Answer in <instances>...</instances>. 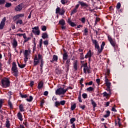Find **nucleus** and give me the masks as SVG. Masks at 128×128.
<instances>
[{
    "label": "nucleus",
    "mask_w": 128,
    "mask_h": 128,
    "mask_svg": "<svg viewBox=\"0 0 128 128\" xmlns=\"http://www.w3.org/2000/svg\"><path fill=\"white\" fill-rule=\"evenodd\" d=\"M83 67L84 72L85 74H86V72L90 74V68H88V63H85L84 64H83Z\"/></svg>",
    "instance_id": "obj_8"
},
{
    "label": "nucleus",
    "mask_w": 128,
    "mask_h": 128,
    "mask_svg": "<svg viewBox=\"0 0 128 128\" xmlns=\"http://www.w3.org/2000/svg\"><path fill=\"white\" fill-rule=\"evenodd\" d=\"M94 90V88L92 86H90V87L87 88L88 92H92Z\"/></svg>",
    "instance_id": "obj_32"
},
{
    "label": "nucleus",
    "mask_w": 128,
    "mask_h": 128,
    "mask_svg": "<svg viewBox=\"0 0 128 128\" xmlns=\"http://www.w3.org/2000/svg\"><path fill=\"white\" fill-rule=\"evenodd\" d=\"M68 53L64 52L63 54V62H64H64H66V60H68Z\"/></svg>",
    "instance_id": "obj_16"
},
{
    "label": "nucleus",
    "mask_w": 128,
    "mask_h": 128,
    "mask_svg": "<svg viewBox=\"0 0 128 128\" xmlns=\"http://www.w3.org/2000/svg\"><path fill=\"white\" fill-rule=\"evenodd\" d=\"M70 60L68 59L66 60V62L65 64V66L67 69V70H70Z\"/></svg>",
    "instance_id": "obj_14"
},
{
    "label": "nucleus",
    "mask_w": 128,
    "mask_h": 128,
    "mask_svg": "<svg viewBox=\"0 0 128 128\" xmlns=\"http://www.w3.org/2000/svg\"><path fill=\"white\" fill-rule=\"evenodd\" d=\"M78 4L81 6L82 8H88V4L84 2L79 1Z\"/></svg>",
    "instance_id": "obj_12"
},
{
    "label": "nucleus",
    "mask_w": 128,
    "mask_h": 128,
    "mask_svg": "<svg viewBox=\"0 0 128 128\" xmlns=\"http://www.w3.org/2000/svg\"><path fill=\"white\" fill-rule=\"evenodd\" d=\"M74 122H76V118H72L70 120V122L71 124H74Z\"/></svg>",
    "instance_id": "obj_31"
},
{
    "label": "nucleus",
    "mask_w": 128,
    "mask_h": 128,
    "mask_svg": "<svg viewBox=\"0 0 128 128\" xmlns=\"http://www.w3.org/2000/svg\"><path fill=\"white\" fill-rule=\"evenodd\" d=\"M82 96L83 98H87L88 94L84 93L82 94Z\"/></svg>",
    "instance_id": "obj_45"
},
{
    "label": "nucleus",
    "mask_w": 128,
    "mask_h": 128,
    "mask_svg": "<svg viewBox=\"0 0 128 128\" xmlns=\"http://www.w3.org/2000/svg\"><path fill=\"white\" fill-rule=\"evenodd\" d=\"M2 84L3 88H8L10 86V82L8 78H4L2 80Z\"/></svg>",
    "instance_id": "obj_2"
},
{
    "label": "nucleus",
    "mask_w": 128,
    "mask_h": 128,
    "mask_svg": "<svg viewBox=\"0 0 128 128\" xmlns=\"http://www.w3.org/2000/svg\"><path fill=\"white\" fill-rule=\"evenodd\" d=\"M118 124L119 126H120V124H121V122H120V118H118Z\"/></svg>",
    "instance_id": "obj_61"
},
{
    "label": "nucleus",
    "mask_w": 128,
    "mask_h": 128,
    "mask_svg": "<svg viewBox=\"0 0 128 128\" xmlns=\"http://www.w3.org/2000/svg\"><path fill=\"white\" fill-rule=\"evenodd\" d=\"M8 106H10V108H13L12 104V102L10 100L8 102Z\"/></svg>",
    "instance_id": "obj_38"
},
{
    "label": "nucleus",
    "mask_w": 128,
    "mask_h": 128,
    "mask_svg": "<svg viewBox=\"0 0 128 128\" xmlns=\"http://www.w3.org/2000/svg\"><path fill=\"white\" fill-rule=\"evenodd\" d=\"M12 94V92L11 91H10L8 92V96L9 98H10Z\"/></svg>",
    "instance_id": "obj_60"
},
{
    "label": "nucleus",
    "mask_w": 128,
    "mask_h": 128,
    "mask_svg": "<svg viewBox=\"0 0 128 128\" xmlns=\"http://www.w3.org/2000/svg\"><path fill=\"white\" fill-rule=\"evenodd\" d=\"M38 58L39 60H40V70H42V66H44V60L42 59V56L40 54H38Z\"/></svg>",
    "instance_id": "obj_10"
},
{
    "label": "nucleus",
    "mask_w": 128,
    "mask_h": 128,
    "mask_svg": "<svg viewBox=\"0 0 128 128\" xmlns=\"http://www.w3.org/2000/svg\"><path fill=\"white\" fill-rule=\"evenodd\" d=\"M73 68L74 70H78V60L74 61L73 64Z\"/></svg>",
    "instance_id": "obj_18"
},
{
    "label": "nucleus",
    "mask_w": 128,
    "mask_h": 128,
    "mask_svg": "<svg viewBox=\"0 0 128 128\" xmlns=\"http://www.w3.org/2000/svg\"><path fill=\"white\" fill-rule=\"evenodd\" d=\"M6 20L5 17L2 20L0 24V30H2L4 27V25L6 24Z\"/></svg>",
    "instance_id": "obj_11"
},
{
    "label": "nucleus",
    "mask_w": 128,
    "mask_h": 128,
    "mask_svg": "<svg viewBox=\"0 0 128 128\" xmlns=\"http://www.w3.org/2000/svg\"><path fill=\"white\" fill-rule=\"evenodd\" d=\"M80 21L82 22V24H84L86 22V18H81Z\"/></svg>",
    "instance_id": "obj_51"
},
{
    "label": "nucleus",
    "mask_w": 128,
    "mask_h": 128,
    "mask_svg": "<svg viewBox=\"0 0 128 128\" xmlns=\"http://www.w3.org/2000/svg\"><path fill=\"white\" fill-rule=\"evenodd\" d=\"M12 46L14 48L18 46V41L16 39L13 40V42L12 43Z\"/></svg>",
    "instance_id": "obj_22"
},
{
    "label": "nucleus",
    "mask_w": 128,
    "mask_h": 128,
    "mask_svg": "<svg viewBox=\"0 0 128 128\" xmlns=\"http://www.w3.org/2000/svg\"><path fill=\"white\" fill-rule=\"evenodd\" d=\"M58 56L56 55H54L53 58L52 60H50L51 62H58Z\"/></svg>",
    "instance_id": "obj_24"
},
{
    "label": "nucleus",
    "mask_w": 128,
    "mask_h": 128,
    "mask_svg": "<svg viewBox=\"0 0 128 128\" xmlns=\"http://www.w3.org/2000/svg\"><path fill=\"white\" fill-rule=\"evenodd\" d=\"M98 50V54H100L102 52V48H100V47L98 48H97Z\"/></svg>",
    "instance_id": "obj_41"
},
{
    "label": "nucleus",
    "mask_w": 128,
    "mask_h": 128,
    "mask_svg": "<svg viewBox=\"0 0 128 128\" xmlns=\"http://www.w3.org/2000/svg\"><path fill=\"white\" fill-rule=\"evenodd\" d=\"M6 128H10V122L8 119L6 120Z\"/></svg>",
    "instance_id": "obj_21"
},
{
    "label": "nucleus",
    "mask_w": 128,
    "mask_h": 128,
    "mask_svg": "<svg viewBox=\"0 0 128 128\" xmlns=\"http://www.w3.org/2000/svg\"><path fill=\"white\" fill-rule=\"evenodd\" d=\"M106 46V43L104 42H102V44L100 46V48L104 50V48Z\"/></svg>",
    "instance_id": "obj_48"
},
{
    "label": "nucleus",
    "mask_w": 128,
    "mask_h": 128,
    "mask_svg": "<svg viewBox=\"0 0 128 128\" xmlns=\"http://www.w3.org/2000/svg\"><path fill=\"white\" fill-rule=\"evenodd\" d=\"M22 10V4H19L15 8V10L16 12H20V10Z\"/></svg>",
    "instance_id": "obj_20"
},
{
    "label": "nucleus",
    "mask_w": 128,
    "mask_h": 128,
    "mask_svg": "<svg viewBox=\"0 0 128 128\" xmlns=\"http://www.w3.org/2000/svg\"><path fill=\"white\" fill-rule=\"evenodd\" d=\"M110 114V110H107L106 112V114L104 116V118H108V116Z\"/></svg>",
    "instance_id": "obj_28"
},
{
    "label": "nucleus",
    "mask_w": 128,
    "mask_h": 128,
    "mask_svg": "<svg viewBox=\"0 0 128 128\" xmlns=\"http://www.w3.org/2000/svg\"><path fill=\"white\" fill-rule=\"evenodd\" d=\"M86 84H88V86H92V81H90L88 83H86Z\"/></svg>",
    "instance_id": "obj_63"
},
{
    "label": "nucleus",
    "mask_w": 128,
    "mask_h": 128,
    "mask_svg": "<svg viewBox=\"0 0 128 128\" xmlns=\"http://www.w3.org/2000/svg\"><path fill=\"white\" fill-rule=\"evenodd\" d=\"M18 66L19 68H24L26 67V64H20L18 62Z\"/></svg>",
    "instance_id": "obj_30"
},
{
    "label": "nucleus",
    "mask_w": 128,
    "mask_h": 128,
    "mask_svg": "<svg viewBox=\"0 0 128 128\" xmlns=\"http://www.w3.org/2000/svg\"><path fill=\"white\" fill-rule=\"evenodd\" d=\"M21 98H28V96L27 94H21L20 95Z\"/></svg>",
    "instance_id": "obj_50"
},
{
    "label": "nucleus",
    "mask_w": 128,
    "mask_h": 128,
    "mask_svg": "<svg viewBox=\"0 0 128 128\" xmlns=\"http://www.w3.org/2000/svg\"><path fill=\"white\" fill-rule=\"evenodd\" d=\"M12 74L14 76H18V67L16 66V63L13 62L12 64Z\"/></svg>",
    "instance_id": "obj_1"
},
{
    "label": "nucleus",
    "mask_w": 128,
    "mask_h": 128,
    "mask_svg": "<svg viewBox=\"0 0 128 128\" xmlns=\"http://www.w3.org/2000/svg\"><path fill=\"white\" fill-rule=\"evenodd\" d=\"M67 22H68V24H69L70 26H76V24L74 22H72V20H70V18H68Z\"/></svg>",
    "instance_id": "obj_15"
},
{
    "label": "nucleus",
    "mask_w": 128,
    "mask_h": 128,
    "mask_svg": "<svg viewBox=\"0 0 128 128\" xmlns=\"http://www.w3.org/2000/svg\"><path fill=\"white\" fill-rule=\"evenodd\" d=\"M103 96H108V94H107L106 92H104L103 94Z\"/></svg>",
    "instance_id": "obj_57"
},
{
    "label": "nucleus",
    "mask_w": 128,
    "mask_h": 128,
    "mask_svg": "<svg viewBox=\"0 0 128 128\" xmlns=\"http://www.w3.org/2000/svg\"><path fill=\"white\" fill-rule=\"evenodd\" d=\"M92 44H94V46L96 44H98V42L96 40H92Z\"/></svg>",
    "instance_id": "obj_35"
},
{
    "label": "nucleus",
    "mask_w": 128,
    "mask_h": 128,
    "mask_svg": "<svg viewBox=\"0 0 128 128\" xmlns=\"http://www.w3.org/2000/svg\"><path fill=\"white\" fill-rule=\"evenodd\" d=\"M44 44L45 46H48V40H46L44 42Z\"/></svg>",
    "instance_id": "obj_59"
},
{
    "label": "nucleus",
    "mask_w": 128,
    "mask_h": 128,
    "mask_svg": "<svg viewBox=\"0 0 128 128\" xmlns=\"http://www.w3.org/2000/svg\"><path fill=\"white\" fill-rule=\"evenodd\" d=\"M20 18H24V14H18Z\"/></svg>",
    "instance_id": "obj_62"
},
{
    "label": "nucleus",
    "mask_w": 128,
    "mask_h": 128,
    "mask_svg": "<svg viewBox=\"0 0 128 128\" xmlns=\"http://www.w3.org/2000/svg\"><path fill=\"white\" fill-rule=\"evenodd\" d=\"M32 100H34V98L32 97V96H30V98H27L26 100H27V102H32Z\"/></svg>",
    "instance_id": "obj_33"
},
{
    "label": "nucleus",
    "mask_w": 128,
    "mask_h": 128,
    "mask_svg": "<svg viewBox=\"0 0 128 128\" xmlns=\"http://www.w3.org/2000/svg\"><path fill=\"white\" fill-rule=\"evenodd\" d=\"M78 100L80 102H82V96L80 95H80L78 97Z\"/></svg>",
    "instance_id": "obj_43"
},
{
    "label": "nucleus",
    "mask_w": 128,
    "mask_h": 128,
    "mask_svg": "<svg viewBox=\"0 0 128 128\" xmlns=\"http://www.w3.org/2000/svg\"><path fill=\"white\" fill-rule=\"evenodd\" d=\"M59 24H61V26H64V24H66V22L64 20H61L59 21Z\"/></svg>",
    "instance_id": "obj_27"
},
{
    "label": "nucleus",
    "mask_w": 128,
    "mask_h": 128,
    "mask_svg": "<svg viewBox=\"0 0 128 128\" xmlns=\"http://www.w3.org/2000/svg\"><path fill=\"white\" fill-rule=\"evenodd\" d=\"M55 72L57 74H60V72H62V71H60V70H58V69H56Z\"/></svg>",
    "instance_id": "obj_47"
},
{
    "label": "nucleus",
    "mask_w": 128,
    "mask_h": 128,
    "mask_svg": "<svg viewBox=\"0 0 128 128\" xmlns=\"http://www.w3.org/2000/svg\"><path fill=\"white\" fill-rule=\"evenodd\" d=\"M2 100H0V110L2 108Z\"/></svg>",
    "instance_id": "obj_56"
},
{
    "label": "nucleus",
    "mask_w": 128,
    "mask_h": 128,
    "mask_svg": "<svg viewBox=\"0 0 128 128\" xmlns=\"http://www.w3.org/2000/svg\"><path fill=\"white\" fill-rule=\"evenodd\" d=\"M96 83L98 84H99L100 82V78H98L96 80Z\"/></svg>",
    "instance_id": "obj_64"
},
{
    "label": "nucleus",
    "mask_w": 128,
    "mask_h": 128,
    "mask_svg": "<svg viewBox=\"0 0 128 128\" xmlns=\"http://www.w3.org/2000/svg\"><path fill=\"white\" fill-rule=\"evenodd\" d=\"M16 24H22V20H18L16 22Z\"/></svg>",
    "instance_id": "obj_46"
},
{
    "label": "nucleus",
    "mask_w": 128,
    "mask_h": 128,
    "mask_svg": "<svg viewBox=\"0 0 128 128\" xmlns=\"http://www.w3.org/2000/svg\"><path fill=\"white\" fill-rule=\"evenodd\" d=\"M88 9L86 10H89V12H92L94 10V9H92V8L88 6Z\"/></svg>",
    "instance_id": "obj_49"
},
{
    "label": "nucleus",
    "mask_w": 128,
    "mask_h": 128,
    "mask_svg": "<svg viewBox=\"0 0 128 128\" xmlns=\"http://www.w3.org/2000/svg\"><path fill=\"white\" fill-rule=\"evenodd\" d=\"M80 7V4L76 5L75 8L72 11L71 14H74L78 12V8Z\"/></svg>",
    "instance_id": "obj_13"
},
{
    "label": "nucleus",
    "mask_w": 128,
    "mask_h": 128,
    "mask_svg": "<svg viewBox=\"0 0 128 128\" xmlns=\"http://www.w3.org/2000/svg\"><path fill=\"white\" fill-rule=\"evenodd\" d=\"M17 116H18V120H20V122H22V120H23L22 114H21L20 112H19L18 113Z\"/></svg>",
    "instance_id": "obj_23"
},
{
    "label": "nucleus",
    "mask_w": 128,
    "mask_h": 128,
    "mask_svg": "<svg viewBox=\"0 0 128 128\" xmlns=\"http://www.w3.org/2000/svg\"><path fill=\"white\" fill-rule=\"evenodd\" d=\"M76 104H74L71 106L72 110H74L76 108Z\"/></svg>",
    "instance_id": "obj_53"
},
{
    "label": "nucleus",
    "mask_w": 128,
    "mask_h": 128,
    "mask_svg": "<svg viewBox=\"0 0 128 128\" xmlns=\"http://www.w3.org/2000/svg\"><path fill=\"white\" fill-rule=\"evenodd\" d=\"M40 62V59L38 58V56H36L34 58V66H38V63Z\"/></svg>",
    "instance_id": "obj_9"
},
{
    "label": "nucleus",
    "mask_w": 128,
    "mask_h": 128,
    "mask_svg": "<svg viewBox=\"0 0 128 128\" xmlns=\"http://www.w3.org/2000/svg\"><path fill=\"white\" fill-rule=\"evenodd\" d=\"M6 3V0H0V6L2 4H4Z\"/></svg>",
    "instance_id": "obj_44"
},
{
    "label": "nucleus",
    "mask_w": 128,
    "mask_h": 128,
    "mask_svg": "<svg viewBox=\"0 0 128 128\" xmlns=\"http://www.w3.org/2000/svg\"><path fill=\"white\" fill-rule=\"evenodd\" d=\"M43 86H44V82H42V81L40 82L38 86V90H42Z\"/></svg>",
    "instance_id": "obj_19"
},
{
    "label": "nucleus",
    "mask_w": 128,
    "mask_h": 128,
    "mask_svg": "<svg viewBox=\"0 0 128 128\" xmlns=\"http://www.w3.org/2000/svg\"><path fill=\"white\" fill-rule=\"evenodd\" d=\"M60 7H58L56 8V14H59L60 12Z\"/></svg>",
    "instance_id": "obj_36"
},
{
    "label": "nucleus",
    "mask_w": 128,
    "mask_h": 128,
    "mask_svg": "<svg viewBox=\"0 0 128 128\" xmlns=\"http://www.w3.org/2000/svg\"><path fill=\"white\" fill-rule=\"evenodd\" d=\"M80 60H84V56L83 52L80 54Z\"/></svg>",
    "instance_id": "obj_42"
},
{
    "label": "nucleus",
    "mask_w": 128,
    "mask_h": 128,
    "mask_svg": "<svg viewBox=\"0 0 128 128\" xmlns=\"http://www.w3.org/2000/svg\"><path fill=\"white\" fill-rule=\"evenodd\" d=\"M6 8H10L12 6V3L6 2L5 5Z\"/></svg>",
    "instance_id": "obj_39"
},
{
    "label": "nucleus",
    "mask_w": 128,
    "mask_h": 128,
    "mask_svg": "<svg viewBox=\"0 0 128 128\" xmlns=\"http://www.w3.org/2000/svg\"><path fill=\"white\" fill-rule=\"evenodd\" d=\"M66 92V90L62 88H60L56 90V94L60 96V94H64Z\"/></svg>",
    "instance_id": "obj_3"
},
{
    "label": "nucleus",
    "mask_w": 128,
    "mask_h": 128,
    "mask_svg": "<svg viewBox=\"0 0 128 128\" xmlns=\"http://www.w3.org/2000/svg\"><path fill=\"white\" fill-rule=\"evenodd\" d=\"M64 12H65L64 10V9H62L60 10V13H59V14H60V16H64Z\"/></svg>",
    "instance_id": "obj_37"
},
{
    "label": "nucleus",
    "mask_w": 128,
    "mask_h": 128,
    "mask_svg": "<svg viewBox=\"0 0 128 128\" xmlns=\"http://www.w3.org/2000/svg\"><path fill=\"white\" fill-rule=\"evenodd\" d=\"M92 50H89V51L87 52V54L85 56L84 58H92Z\"/></svg>",
    "instance_id": "obj_17"
},
{
    "label": "nucleus",
    "mask_w": 128,
    "mask_h": 128,
    "mask_svg": "<svg viewBox=\"0 0 128 128\" xmlns=\"http://www.w3.org/2000/svg\"><path fill=\"white\" fill-rule=\"evenodd\" d=\"M108 41L110 42V44H112V46L114 48V46H116V40L112 38V37L110 36H108Z\"/></svg>",
    "instance_id": "obj_6"
},
{
    "label": "nucleus",
    "mask_w": 128,
    "mask_h": 128,
    "mask_svg": "<svg viewBox=\"0 0 128 128\" xmlns=\"http://www.w3.org/2000/svg\"><path fill=\"white\" fill-rule=\"evenodd\" d=\"M80 108H82V110H84L86 108V106L84 105H80Z\"/></svg>",
    "instance_id": "obj_58"
},
{
    "label": "nucleus",
    "mask_w": 128,
    "mask_h": 128,
    "mask_svg": "<svg viewBox=\"0 0 128 128\" xmlns=\"http://www.w3.org/2000/svg\"><path fill=\"white\" fill-rule=\"evenodd\" d=\"M88 29L87 28H85L84 30V34L85 36H88Z\"/></svg>",
    "instance_id": "obj_52"
},
{
    "label": "nucleus",
    "mask_w": 128,
    "mask_h": 128,
    "mask_svg": "<svg viewBox=\"0 0 128 128\" xmlns=\"http://www.w3.org/2000/svg\"><path fill=\"white\" fill-rule=\"evenodd\" d=\"M19 108L20 112H24V105L20 104L19 106Z\"/></svg>",
    "instance_id": "obj_29"
},
{
    "label": "nucleus",
    "mask_w": 128,
    "mask_h": 128,
    "mask_svg": "<svg viewBox=\"0 0 128 128\" xmlns=\"http://www.w3.org/2000/svg\"><path fill=\"white\" fill-rule=\"evenodd\" d=\"M66 104V101L65 100H62L60 102L56 101L55 102V106L58 108V106H64Z\"/></svg>",
    "instance_id": "obj_7"
},
{
    "label": "nucleus",
    "mask_w": 128,
    "mask_h": 128,
    "mask_svg": "<svg viewBox=\"0 0 128 128\" xmlns=\"http://www.w3.org/2000/svg\"><path fill=\"white\" fill-rule=\"evenodd\" d=\"M32 32H33L34 34H36V36H40V28L38 26L32 28Z\"/></svg>",
    "instance_id": "obj_5"
},
{
    "label": "nucleus",
    "mask_w": 128,
    "mask_h": 128,
    "mask_svg": "<svg viewBox=\"0 0 128 128\" xmlns=\"http://www.w3.org/2000/svg\"><path fill=\"white\" fill-rule=\"evenodd\" d=\"M121 4L120 2H118L116 4V8L118 10H120V8Z\"/></svg>",
    "instance_id": "obj_40"
},
{
    "label": "nucleus",
    "mask_w": 128,
    "mask_h": 128,
    "mask_svg": "<svg viewBox=\"0 0 128 128\" xmlns=\"http://www.w3.org/2000/svg\"><path fill=\"white\" fill-rule=\"evenodd\" d=\"M106 84L107 88H110V82H106Z\"/></svg>",
    "instance_id": "obj_54"
},
{
    "label": "nucleus",
    "mask_w": 128,
    "mask_h": 128,
    "mask_svg": "<svg viewBox=\"0 0 128 128\" xmlns=\"http://www.w3.org/2000/svg\"><path fill=\"white\" fill-rule=\"evenodd\" d=\"M91 104L92 106H93V108H96V102L94 101V100H91Z\"/></svg>",
    "instance_id": "obj_26"
},
{
    "label": "nucleus",
    "mask_w": 128,
    "mask_h": 128,
    "mask_svg": "<svg viewBox=\"0 0 128 128\" xmlns=\"http://www.w3.org/2000/svg\"><path fill=\"white\" fill-rule=\"evenodd\" d=\"M30 54V49L26 50L24 52V62H26L28 60V56Z\"/></svg>",
    "instance_id": "obj_4"
},
{
    "label": "nucleus",
    "mask_w": 128,
    "mask_h": 128,
    "mask_svg": "<svg viewBox=\"0 0 128 128\" xmlns=\"http://www.w3.org/2000/svg\"><path fill=\"white\" fill-rule=\"evenodd\" d=\"M42 30H43V32H46V26H41Z\"/></svg>",
    "instance_id": "obj_34"
},
{
    "label": "nucleus",
    "mask_w": 128,
    "mask_h": 128,
    "mask_svg": "<svg viewBox=\"0 0 128 128\" xmlns=\"http://www.w3.org/2000/svg\"><path fill=\"white\" fill-rule=\"evenodd\" d=\"M42 38L44 40H46V38H48V35L46 33H43L42 35Z\"/></svg>",
    "instance_id": "obj_25"
},
{
    "label": "nucleus",
    "mask_w": 128,
    "mask_h": 128,
    "mask_svg": "<svg viewBox=\"0 0 128 128\" xmlns=\"http://www.w3.org/2000/svg\"><path fill=\"white\" fill-rule=\"evenodd\" d=\"M30 40V38L28 37V38H26V39H25L24 41V43L25 44V42H28V40Z\"/></svg>",
    "instance_id": "obj_55"
}]
</instances>
